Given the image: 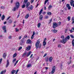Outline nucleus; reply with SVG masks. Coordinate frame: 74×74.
Returning a JSON list of instances; mask_svg holds the SVG:
<instances>
[{
    "label": "nucleus",
    "instance_id": "nucleus-1",
    "mask_svg": "<svg viewBox=\"0 0 74 74\" xmlns=\"http://www.w3.org/2000/svg\"><path fill=\"white\" fill-rule=\"evenodd\" d=\"M30 2H28L26 4V8H27V10L29 11H30V10H32L33 8V7L32 5H31L29 7L30 5Z\"/></svg>",
    "mask_w": 74,
    "mask_h": 74
},
{
    "label": "nucleus",
    "instance_id": "nucleus-2",
    "mask_svg": "<svg viewBox=\"0 0 74 74\" xmlns=\"http://www.w3.org/2000/svg\"><path fill=\"white\" fill-rule=\"evenodd\" d=\"M15 6L12 9V11H15L16 10L18 9V8H19V2H17L15 3Z\"/></svg>",
    "mask_w": 74,
    "mask_h": 74
},
{
    "label": "nucleus",
    "instance_id": "nucleus-3",
    "mask_svg": "<svg viewBox=\"0 0 74 74\" xmlns=\"http://www.w3.org/2000/svg\"><path fill=\"white\" fill-rule=\"evenodd\" d=\"M40 43V41H38V40L37 42H36L35 44L36 48V49H37L38 48H39L40 49L41 48V46H42V45L41 44H40V46H39V45Z\"/></svg>",
    "mask_w": 74,
    "mask_h": 74
},
{
    "label": "nucleus",
    "instance_id": "nucleus-4",
    "mask_svg": "<svg viewBox=\"0 0 74 74\" xmlns=\"http://www.w3.org/2000/svg\"><path fill=\"white\" fill-rule=\"evenodd\" d=\"M53 29H56V27H58V24L54 22L53 23Z\"/></svg>",
    "mask_w": 74,
    "mask_h": 74
},
{
    "label": "nucleus",
    "instance_id": "nucleus-5",
    "mask_svg": "<svg viewBox=\"0 0 74 74\" xmlns=\"http://www.w3.org/2000/svg\"><path fill=\"white\" fill-rule=\"evenodd\" d=\"M25 39L22 38V39H21L20 40V45H22L25 43Z\"/></svg>",
    "mask_w": 74,
    "mask_h": 74
},
{
    "label": "nucleus",
    "instance_id": "nucleus-6",
    "mask_svg": "<svg viewBox=\"0 0 74 74\" xmlns=\"http://www.w3.org/2000/svg\"><path fill=\"white\" fill-rule=\"evenodd\" d=\"M18 71H19V69H18L17 71L15 70H12L11 71V74H14L15 73V74H16L18 73Z\"/></svg>",
    "mask_w": 74,
    "mask_h": 74
},
{
    "label": "nucleus",
    "instance_id": "nucleus-7",
    "mask_svg": "<svg viewBox=\"0 0 74 74\" xmlns=\"http://www.w3.org/2000/svg\"><path fill=\"white\" fill-rule=\"evenodd\" d=\"M55 68H56V67H55V66H54L52 68V71L51 72V74H53L55 71Z\"/></svg>",
    "mask_w": 74,
    "mask_h": 74
},
{
    "label": "nucleus",
    "instance_id": "nucleus-8",
    "mask_svg": "<svg viewBox=\"0 0 74 74\" xmlns=\"http://www.w3.org/2000/svg\"><path fill=\"white\" fill-rule=\"evenodd\" d=\"M2 29L3 30V32H4V33H5L6 32H7V30H6V26H3L2 27Z\"/></svg>",
    "mask_w": 74,
    "mask_h": 74
},
{
    "label": "nucleus",
    "instance_id": "nucleus-9",
    "mask_svg": "<svg viewBox=\"0 0 74 74\" xmlns=\"http://www.w3.org/2000/svg\"><path fill=\"white\" fill-rule=\"evenodd\" d=\"M32 40H31L30 39H28L26 42V43L27 44H32Z\"/></svg>",
    "mask_w": 74,
    "mask_h": 74
},
{
    "label": "nucleus",
    "instance_id": "nucleus-10",
    "mask_svg": "<svg viewBox=\"0 0 74 74\" xmlns=\"http://www.w3.org/2000/svg\"><path fill=\"white\" fill-rule=\"evenodd\" d=\"M31 48H32L31 46L28 45L27 47L26 48V50L27 51H30L31 49Z\"/></svg>",
    "mask_w": 74,
    "mask_h": 74
},
{
    "label": "nucleus",
    "instance_id": "nucleus-11",
    "mask_svg": "<svg viewBox=\"0 0 74 74\" xmlns=\"http://www.w3.org/2000/svg\"><path fill=\"white\" fill-rule=\"evenodd\" d=\"M10 65V62H9V60H7L6 62V65L5 66L6 68H7L8 67V66Z\"/></svg>",
    "mask_w": 74,
    "mask_h": 74
},
{
    "label": "nucleus",
    "instance_id": "nucleus-12",
    "mask_svg": "<svg viewBox=\"0 0 74 74\" xmlns=\"http://www.w3.org/2000/svg\"><path fill=\"white\" fill-rule=\"evenodd\" d=\"M46 40H47V38H45L43 41V46H45V45L47 44V42H46Z\"/></svg>",
    "mask_w": 74,
    "mask_h": 74
},
{
    "label": "nucleus",
    "instance_id": "nucleus-13",
    "mask_svg": "<svg viewBox=\"0 0 74 74\" xmlns=\"http://www.w3.org/2000/svg\"><path fill=\"white\" fill-rule=\"evenodd\" d=\"M71 5V6H73L74 7V1L71 0V1L70 2Z\"/></svg>",
    "mask_w": 74,
    "mask_h": 74
},
{
    "label": "nucleus",
    "instance_id": "nucleus-14",
    "mask_svg": "<svg viewBox=\"0 0 74 74\" xmlns=\"http://www.w3.org/2000/svg\"><path fill=\"white\" fill-rule=\"evenodd\" d=\"M66 7L68 8V10H70L71 9V7L70 6V4H67L66 5Z\"/></svg>",
    "mask_w": 74,
    "mask_h": 74
},
{
    "label": "nucleus",
    "instance_id": "nucleus-15",
    "mask_svg": "<svg viewBox=\"0 0 74 74\" xmlns=\"http://www.w3.org/2000/svg\"><path fill=\"white\" fill-rule=\"evenodd\" d=\"M49 59V58H48V56H47L45 58V60L46 62H48Z\"/></svg>",
    "mask_w": 74,
    "mask_h": 74
},
{
    "label": "nucleus",
    "instance_id": "nucleus-16",
    "mask_svg": "<svg viewBox=\"0 0 74 74\" xmlns=\"http://www.w3.org/2000/svg\"><path fill=\"white\" fill-rule=\"evenodd\" d=\"M3 56L4 59H5V57L7 56V53H3Z\"/></svg>",
    "mask_w": 74,
    "mask_h": 74
},
{
    "label": "nucleus",
    "instance_id": "nucleus-17",
    "mask_svg": "<svg viewBox=\"0 0 74 74\" xmlns=\"http://www.w3.org/2000/svg\"><path fill=\"white\" fill-rule=\"evenodd\" d=\"M52 60H53V57H50L49 59V62H52Z\"/></svg>",
    "mask_w": 74,
    "mask_h": 74
},
{
    "label": "nucleus",
    "instance_id": "nucleus-18",
    "mask_svg": "<svg viewBox=\"0 0 74 74\" xmlns=\"http://www.w3.org/2000/svg\"><path fill=\"white\" fill-rule=\"evenodd\" d=\"M42 18H43V16L42 15V14L40 15V16H39V19L42 21Z\"/></svg>",
    "mask_w": 74,
    "mask_h": 74
},
{
    "label": "nucleus",
    "instance_id": "nucleus-19",
    "mask_svg": "<svg viewBox=\"0 0 74 74\" xmlns=\"http://www.w3.org/2000/svg\"><path fill=\"white\" fill-rule=\"evenodd\" d=\"M51 32H54V33H57V32H58V30H56L55 29L51 30Z\"/></svg>",
    "mask_w": 74,
    "mask_h": 74
},
{
    "label": "nucleus",
    "instance_id": "nucleus-20",
    "mask_svg": "<svg viewBox=\"0 0 74 74\" xmlns=\"http://www.w3.org/2000/svg\"><path fill=\"white\" fill-rule=\"evenodd\" d=\"M6 72V71L5 70H4V71H1L0 73V74H5V72Z\"/></svg>",
    "mask_w": 74,
    "mask_h": 74
},
{
    "label": "nucleus",
    "instance_id": "nucleus-21",
    "mask_svg": "<svg viewBox=\"0 0 74 74\" xmlns=\"http://www.w3.org/2000/svg\"><path fill=\"white\" fill-rule=\"evenodd\" d=\"M29 17V14H27L25 17V19H27Z\"/></svg>",
    "mask_w": 74,
    "mask_h": 74
},
{
    "label": "nucleus",
    "instance_id": "nucleus-22",
    "mask_svg": "<svg viewBox=\"0 0 74 74\" xmlns=\"http://www.w3.org/2000/svg\"><path fill=\"white\" fill-rule=\"evenodd\" d=\"M4 19H5V16H4V15H3L1 18V20H2V21H3Z\"/></svg>",
    "mask_w": 74,
    "mask_h": 74
},
{
    "label": "nucleus",
    "instance_id": "nucleus-23",
    "mask_svg": "<svg viewBox=\"0 0 74 74\" xmlns=\"http://www.w3.org/2000/svg\"><path fill=\"white\" fill-rule=\"evenodd\" d=\"M71 19L72 21V24H73L74 23V17H72Z\"/></svg>",
    "mask_w": 74,
    "mask_h": 74
},
{
    "label": "nucleus",
    "instance_id": "nucleus-24",
    "mask_svg": "<svg viewBox=\"0 0 74 74\" xmlns=\"http://www.w3.org/2000/svg\"><path fill=\"white\" fill-rule=\"evenodd\" d=\"M13 21H12V20L11 19H10L9 20L8 22H9V23H12Z\"/></svg>",
    "mask_w": 74,
    "mask_h": 74
},
{
    "label": "nucleus",
    "instance_id": "nucleus-25",
    "mask_svg": "<svg viewBox=\"0 0 74 74\" xmlns=\"http://www.w3.org/2000/svg\"><path fill=\"white\" fill-rule=\"evenodd\" d=\"M62 42H63L64 44H65V43L66 42V39L62 40Z\"/></svg>",
    "mask_w": 74,
    "mask_h": 74
},
{
    "label": "nucleus",
    "instance_id": "nucleus-26",
    "mask_svg": "<svg viewBox=\"0 0 74 74\" xmlns=\"http://www.w3.org/2000/svg\"><path fill=\"white\" fill-rule=\"evenodd\" d=\"M32 53V52L29 51L28 53V54L27 55V57H28V56H29V55H30V54H31V53Z\"/></svg>",
    "mask_w": 74,
    "mask_h": 74
},
{
    "label": "nucleus",
    "instance_id": "nucleus-27",
    "mask_svg": "<svg viewBox=\"0 0 74 74\" xmlns=\"http://www.w3.org/2000/svg\"><path fill=\"white\" fill-rule=\"evenodd\" d=\"M16 56H17V54L16 53H15L13 55V58H15Z\"/></svg>",
    "mask_w": 74,
    "mask_h": 74
},
{
    "label": "nucleus",
    "instance_id": "nucleus-28",
    "mask_svg": "<svg viewBox=\"0 0 74 74\" xmlns=\"http://www.w3.org/2000/svg\"><path fill=\"white\" fill-rule=\"evenodd\" d=\"M28 1V0H24L23 1V4H25H25H26Z\"/></svg>",
    "mask_w": 74,
    "mask_h": 74
},
{
    "label": "nucleus",
    "instance_id": "nucleus-29",
    "mask_svg": "<svg viewBox=\"0 0 74 74\" xmlns=\"http://www.w3.org/2000/svg\"><path fill=\"white\" fill-rule=\"evenodd\" d=\"M26 7V5L25 4H23L22 5V8H24Z\"/></svg>",
    "mask_w": 74,
    "mask_h": 74
},
{
    "label": "nucleus",
    "instance_id": "nucleus-30",
    "mask_svg": "<svg viewBox=\"0 0 74 74\" xmlns=\"http://www.w3.org/2000/svg\"><path fill=\"white\" fill-rule=\"evenodd\" d=\"M43 11V9H42L41 10H40V11L39 12V15H41V13H42V12Z\"/></svg>",
    "mask_w": 74,
    "mask_h": 74
},
{
    "label": "nucleus",
    "instance_id": "nucleus-31",
    "mask_svg": "<svg viewBox=\"0 0 74 74\" xmlns=\"http://www.w3.org/2000/svg\"><path fill=\"white\" fill-rule=\"evenodd\" d=\"M47 14L48 15H51L52 14V13L51 12H48L47 13Z\"/></svg>",
    "mask_w": 74,
    "mask_h": 74
},
{
    "label": "nucleus",
    "instance_id": "nucleus-32",
    "mask_svg": "<svg viewBox=\"0 0 74 74\" xmlns=\"http://www.w3.org/2000/svg\"><path fill=\"white\" fill-rule=\"evenodd\" d=\"M72 45L73 47H74V39L72 40Z\"/></svg>",
    "mask_w": 74,
    "mask_h": 74
},
{
    "label": "nucleus",
    "instance_id": "nucleus-33",
    "mask_svg": "<svg viewBox=\"0 0 74 74\" xmlns=\"http://www.w3.org/2000/svg\"><path fill=\"white\" fill-rule=\"evenodd\" d=\"M40 26H41V23H39L38 24V27L39 28L40 27Z\"/></svg>",
    "mask_w": 74,
    "mask_h": 74
},
{
    "label": "nucleus",
    "instance_id": "nucleus-34",
    "mask_svg": "<svg viewBox=\"0 0 74 74\" xmlns=\"http://www.w3.org/2000/svg\"><path fill=\"white\" fill-rule=\"evenodd\" d=\"M58 26H60V25H61V22H59L58 23Z\"/></svg>",
    "mask_w": 74,
    "mask_h": 74
},
{
    "label": "nucleus",
    "instance_id": "nucleus-35",
    "mask_svg": "<svg viewBox=\"0 0 74 74\" xmlns=\"http://www.w3.org/2000/svg\"><path fill=\"white\" fill-rule=\"evenodd\" d=\"M71 18V17H70V16H69L67 17V19H68V21H70Z\"/></svg>",
    "mask_w": 74,
    "mask_h": 74
},
{
    "label": "nucleus",
    "instance_id": "nucleus-36",
    "mask_svg": "<svg viewBox=\"0 0 74 74\" xmlns=\"http://www.w3.org/2000/svg\"><path fill=\"white\" fill-rule=\"evenodd\" d=\"M52 18H51L50 20H49V24H50L51 22H52Z\"/></svg>",
    "mask_w": 74,
    "mask_h": 74
},
{
    "label": "nucleus",
    "instance_id": "nucleus-37",
    "mask_svg": "<svg viewBox=\"0 0 74 74\" xmlns=\"http://www.w3.org/2000/svg\"><path fill=\"white\" fill-rule=\"evenodd\" d=\"M18 31H19V29H18V28H16L15 32H18Z\"/></svg>",
    "mask_w": 74,
    "mask_h": 74
},
{
    "label": "nucleus",
    "instance_id": "nucleus-38",
    "mask_svg": "<svg viewBox=\"0 0 74 74\" xmlns=\"http://www.w3.org/2000/svg\"><path fill=\"white\" fill-rule=\"evenodd\" d=\"M64 13V12H63V10H61V12L60 13V14L61 15H62V14H63Z\"/></svg>",
    "mask_w": 74,
    "mask_h": 74
},
{
    "label": "nucleus",
    "instance_id": "nucleus-39",
    "mask_svg": "<svg viewBox=\"0 0 74 74\" xmlns=\"http://www.w3.org/2000/svg\"><path fill=\"white\" fill-rule=\"evenodd\" d=\"M61 47H62V46L60 44H59L58 45V47L60 48H61Z\"/></svg>",
    "mask_w": 74,
    "mask_h": 74
},
{
    "label": "nucleus",
    "instance_id": "nucleus-40",
    "mask_svg": "<svg viewBox=\"0 0 74 74\" xmlns=\"http://www.w3.org/2000/svg\"><path fill=\"white\" fill-rule=\"evenodd\" d=\"M27 37V35H25V36L23 37V39H25V38H26Z\"/></svg>",
    "mask_w": 74,
    "mask_h": 74
},
{
    "label": "nucleus",
    "instance_id": "nucleus-41",
    "mask_svg": "<svg viewBox=\"0 0 74 74\" xmlns=\"http://www.w3.org/2000/svg\"><path fill=\"white\" fill-rule=\"evenodd\" d=\"M68 31V28H67L66 29L65 31V33H66L67 32V31Z\"/></svg>",
    "mask_w": 74,
    "mask_h": 74
},
{
    "label": "nucleus",
    "instance_id": "nucleus-42",
    "mask_svg": "<svg viewBox=\"0 0 74 74\" xmlns=\"http://www.w3.org/2000/svg\"><path fill=\"white\" fill-rule=\"evenodd\" d=\"M69 31H70L71 33H73V32H74V31L72 29H69Z\"/></svg>",
    "mask_w": 74,
    "mask_h": 74
},
{
    "label": "nucleus",
    "instance_id": "nucleus-43",
    "mask_svg": "<svg viewBox=\"0 0 74 74\" xmlns=\"http://www.w3.org/2000/svg\"><path fill=\"white\" fill-rule=\"evenodd\" d=\"M61 38H62L63 40H64L65 38L64 36H61Z\"/></svg>",
    "mask_w": 74,
    "mask_h": 74
},
{
    "label": "nucleus",
    "instance_id": "nucleus-44",
    "mask_svg": "<svg viewBox=\"0 0 74 74\" xmlns=\"http://www.w3.org/2000/svg\"><path fill=\"white\" fill-rule=\"evenodd\" d=\"M67 39V40H70V36H69V35L67 37H66Z\"/></svg>",
    "mask_w": 74,
    "mask_h": 74
},
{
    "label": "nucleus",
    "instance_id": "nucleus-45",
    "mask_svg": "<svg viewBox=\"0 0 74 74\" xmlns=\"http://www.w3.org/2000/svg\"><path fill=\"white\" fill-rule=\"evenodd\" d=\"M16 60V58H14V60H13V61H12V62L14 63V62H15V61Z\"/></svg>",
    "mask_w": 74,
    "mask_h": 74
},
{
    "label": "nucleus",
    "instance_id": "nucleus-46",
    "mask_svg": "<svg viewBox=\"0 0 74 74\" xmlns=\"http://www.w3.org/2000/svg\"><path fill=\"white\" fill-rule=\"evenodd\" d=\"M34 38V35H32L31 38V40H33Z\"/></svg>",
    "mask_w": 74,
    "mask_h": 74
},
{
    "label": "nucleus",
    "instance_id": "nucleus-47",
    "mask_svg": "<svg viewBox=\"0 0 74 74\" xmlns=\"http://www.w3.org/2000/svg\"><path fill=\"white\" fill-rule=\"evenodd\" d=\"M52 8V5H50L48 7V9H50V8Z\"/></svg>",
    "mask_w": 74,
    "mask_h": 74
},
{
    "label": "nucleus",
    "instance_id": "nucleus-48",
    "mask_svg": "<svg viewBox=\"0 0 74 74\" xmlns=\"http://www.w3.org/2000/svg\"><path fill=\"white\" fill-rule=\"evenodd\" d=\"M48 0H46L45 2V4H46V3L48 1Z\"/></svg>",
    "mask_w": 74,
    "mask_h": 74
},
{
    "label": "nucleus",
    "instance_id": "nucleus-49",
    "mask_svg": "<svg viewBox=\"0 0 74 74\" xmlns=\"http://www.w3.org/2000/svg\"><path fill=\"white\" fill-rule=\"evenodd\" d=\"M31 66V64H28L27 66V67H30Z\"/></svg>",
    "mask_w": 74,
    "mask_h": 74
},
{
    "label": "nucleus",
    "instance_id": "nucleus-50",
    "mask_svg": "<svg viewBox=\"0 0 74 74\" xmlns=\"http://www.w3.org/2000/svg\"><path fill=\"white\" fill-rule=\"evenodd\" d=\"M71 60H70L69 62H68V64H71Z\"/></svg>",
    "mask_w": 74,
    "mask_h": 74
},
{
    "label": "nucleus",
    "instance_id": "nucleus-51",
    "mask_svg": "<svg viewBox=\"0 0 74 74\" xmlns=\"http://www.w3.org/2000/svg\"><path fill=\"white\" fill-rule=\"evenodd\" d=\"M25 55H26V53H24L22 56L23 57H24V56H25Z\"/></svg>",
    "mask_w": 74,
    "mask_h": 74
},
{
    "label": "nucleus",
    "instance_id": "nucleus-52",
    "mask_svg": "<svg viewBox=\"0 0 74 74\" xmlns=\"http://www.w3.org/2000/svg\"><path fill=\"white\" fill-rule=\"evenodd\" d=\"M11 18V16H9L6 19V21H8V19H10V18Z\"/></svg>",
    "mask_w": 74,
    "mask_h": 74
},
{
    "label": "nucleus",
    "instance_id": "nucleus-53",
    "mask_svg": "<svg viewBox=\"0 0 74 74\" xmlns=\"http://www.w3.org/2000/svg\"><path fill=\"white\" fill-rule=\"evenodd\" d=\"M47 53H46L45 54H44V56H43V58H44V57H45V56H47Z\"/></svg>",
    "mask_w": 74,
    "mask_h": 74
},
{
    "label": "nucleus",
    "instance_id": "nucleus-54",
    "mask_svg": "<svg viewBox=\"0 0 74 74\" xmlns=\"http://www.w3.org/2000/svg\"><path fill=\"white\" fill-rule=\"evenodd\" d=\"M12 37L10 35L8 36V38H10V39H11V38Z\"/></svg>",
    "mask_w": 74,
    "mask_h": 74
},
{
    "label": "nucleus",
    "instance_id": "nucleus-55",
    "mask_svg": "<svg viewBox=\"0 0 74 74\" xmlns=\"http://www.w3.org/2000/svg\"><path fill=\"white\" fill-rule=\"evenodd\" d=\"M70 37H71V38H74V36H73L72 35H70Z\"/></svg>",
    "mask_w": 74,
    "mask_h": 74
},
{
    "label": "nucleus",
    "instance_id": "nucleus-56",
    "mask_svg": "<svg viewBox=\"0 0 74 74\" xmlns=\"http://www.w3.org/2000/svg\"><path fill=\"white\" fill-rule=\"evenodd\" d=\"M49 18V17L48 16H46L45 17V19H47V18Z\"/></svg>",
    "mask_w": 74,
    "mask_h": 74
},
{
    "label": "nucleus",
    "instance_id": "nucleus-57",
    "mask_svg": "<svg viewBox=\"0 0 74 74\" xmlns=\"http://www.w3.org/2000/svg\"><path fill=\"white\" fill-rule=\"evenodd\" d=\"M22 48V47H19V51H20V50H21V49Z\"/></svg>",
    "mask_w": 74,
    "mask_h": 74
},
{
    "label": "nucleus",
    "instance_id": "nucleus-58",
    "mask_svg": "<svg viewBox=\"0 0 74 74\" xmlns=\"http://www.w3.org/2000/svg\"><path fill=\"white\" fill-rule=\"evenodd\" d=\"M1 9H4V7L3 6H2L1 7Z\"/></svg>",
    "mask_w": 74,
    "mask_h": 74
},
{
    "label": "nucleus",
    "instance_id": "nucleus-59",
    "mask_svg": "<svg viewBox=\"0 0 74 74\" xmlns=\"http://www.w3.org/2000/svg\"><path fill=\"white\" fill-rule=\"evenodd\" d=\"M34 1V0H32L31 1V4H32V3H33Z\"/></svg>",
    "mask_w": 74,
    "mask_h": 74
},
{
    "label": "nucleus",
    "instance_id": "nucleus-60",
    "mask_svg": "<svg viewBox=\"0 0 74 74\" xmlns=\"http://www.w3.org/2000/svg\"><path fill=\"white\" fill-rule=\"evenodd\" d=\"M2 58H1L0 59V64L1 63V62H2Z\"/></svg>",
    "mask_w": 74,
    "mask_h": 74
},
{
    "label": "nucleus",
    "instance_id": "nucleus-61",
    "mask_svg": "<svg viewBox=\"0 0 74 74\" xmlns=\"http://www.w3.org/2000/svg\"><path fill=\"white\" fill-rule=\"evenodd\" d=\"M46 14V12H43L42 13L43 15H44V14Z\"/></svg>",
    "mask_w": 74,
    "mask_h": 74
},
{
    "label": "nucleus",
    "instance_id": "nucleus-62",
    "mask_svg": "<svg viewBox=\"0 0 74 74\" xmlns=\"http://www.w3.org/2000/svg\"><path fill=\"white\" fill-rule=\"evenodd\" d=\"M72 30H73V31L74 32V27H72Z\"/></svg>",
    "mask_w": 74,
    "mask_h": 74
},
{
    "label": "nucleus",
    "instance_id": "nucleus-63",
    "mask_svg": "<svg viewBox=\"0 0 74 74\" xmlns=\"http://www.w3.org/2000/svg\"><path fill=\"white\" fill-rule=\"evenodd\" d=\"M21 38H22V36H20L19 37V39H21Z\"/></svg>",
    "mask_w": 74,
    "mask_h": 74
},
{
    "label": "nucleus",
    "instance_id": "nucleus-64",
    "mask_svg": "<svg viewBox=\"0 0 74 74\" xmlns=\"http://www.w3.org/2000/svg\"><path fill=\"white\" fill-rule=\"evenodd\" d=\"M72 68H74V64L72 65Z\"/></svg>",
    "mask_w": 74,
    "mask_h": 74
}]
</instances>
